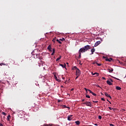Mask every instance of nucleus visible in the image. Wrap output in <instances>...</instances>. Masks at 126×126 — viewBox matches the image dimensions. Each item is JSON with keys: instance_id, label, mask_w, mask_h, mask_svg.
<instances>
[{"instance_id": "f257e3e1", "label": "nucleus", "mask_w": 126, "mask_h": 126, "mask_svg": "<svg viewBox=\"0 0 126 126\" xmlns=\"http://www.w3.org/2000/svg\"><path fill=\"white\" fill-rule=\"evenodd\" d=\"M90 45H86L84 46V47H82L80 48L79 50V54L82 53H85V52H87L88 50H90Z\"/></svg>"}, {"instance_id": "f03ea898", "label": "nucleus", "mask_w": 126, "mask_h": 126, "mask_svg": "<svg viewBox=\"0 0 126 126\" xmlns=\"http://www.w3.org/2000/svg\"><path fill=\"white\" fill-rule=\"evenodd\" d=\"M72 69L73 70L76 71V76H77V77H79L81 74V72H80V70H79V69H78L76 66L73 67Z\"/></svg>"}, {"instance_id": "7ed1b4c3", "label": "nucleus", "mask_w": 126, "mask_h": 126, "mask_svg": "<svg viewBox=\"0 0 126 126\" xmlns=\"http://www.w3.org/2000/svg\"><path fill=\"white\" fill-rule=\"evenodd\" d=\"M83 104H85L88 107H92V104H91V102H89V101H87V102H84Z\"/></svg>"}, {"instance_id": "20e7f679", "label": "nucleus", "mask_w": 126, "mask_h": 126, "mask_svg": "<svg viewBox=\"0 0 126 126\" xmlns=\"http://www.w3.org/2000/svg\"><path fill=\"white\" fill-rule=\"evenodd\" d=\"M22 114H23V117L24 118H25V120H28V118H29V115L24 114H25V112H22Z\"/></svg>"}, {"instance_id": "39448f33", "label": "nucleus", "mask_w": 126, "mask_h": 126, "mask_svg": "<svg viewBox=\"0 0 126 126\" xmlns=\"http://www.w3.org/2000/svg\"><path fill=\"white\" fill-rule=\"evenodd\" d=\"M100 44H101V41H96L94 45V47H97V46H99Z\"/></svg>"}, {"instance_id": "423d86ee", "label": "nucleus", "mask_w": 126, "mask_h": 126, "mask_svg": "<svg viewBox=\"0 0 126 126\" xmlns=\"http://www.w3.org/2000/svg\"><path fill=\"white\" fill-rule=\"evenodd\" d=\"M38 52V50H34V51H33L32 52V55L33 56H36V54H37V53Z\"/></svg>"}, {"instance_id": "0eeeda50", "label": "nucleus", "mask_w": 126, "mask_h": 126, "mask_svg": "<svg viewBox=\"0 0 126 126\" xmlns=\"http://www.w3.org/2000/svg\"><path fill=\"white\" fill-rule=\"evenodd\" d=\"M47 50H48L50 52H52V45H49L47 47Z\"/></svg>"}, {"instance_id": "6e6552de", "label": "nucleus", "mask_w": 126, "mask_h": 126, "mask_svg": "<svg viewBox=\"0 0 126 126\" xmlns=\"http://www.w3.org/2000/svg\"><path fill=\"white\" fill-rule=\"evenodd\" d=\"M72 115H69L67 117L68 121H71L72 120Z\"/></svg>"}, {"instance_id": "1a4fd4ad", "label": "nucleus", "mask_w": 126, "mask_h": 126, "mask_svg": "<svg viewBox=\"0 0 126 126\" xmlns=\"http://www.w3.org/2000/svg\"><path fill=\"white\" fill-rule=\"evenodd\" d=\"M54 77L56 81H58V82H61V80L58 79V77H57L56 75H54Z\"/></svg>"}, {"instance_id": "9d476101", "label": "nucleus", "mask_w": 126, "mask_h": 126, "mask_svg": "<svg viewBox=\"0 0 126 126\" xmlns=\"http://www.w3.org/2000/svg\"><path fill=\"white\" fill-rule=\"evenodd\" d=\"M106 62H112V61H113V59L112 58H106L105 59Z\"/></svg>"}, {"instance_id": "9b49d317", "label": "nucleus", "mask_w": 126, "mask_h": 126, "mask_svg": "<svg viewBox=\"0 0 126 126\" xmlns=\"http://www.w3.org/2000/svg\"><path fill=\"white\" fill-rule=\"evenodd\" d=\"M105 95L106 97H107L108 98H110V99H112V97H111V95H110L109 94H108L107 93H105Z\"/></svg>"}, {"instance_id": "f8f14e48", "label": "nucleus", "mask_w": 126, "mask_h": 126, "mask_svg": "<svg viewBox=\"0 0 126 126\" xmlns=\"http://www.w3.org/2000/svg\"><path fill=\"white\" fill-rule=\"evenodd\" d=\"M99 32L101 33V35H103V34L105 33V30L101 29L99 30Z\"/></svg>"}, {"instance_id": "ddd939ff", "label": "nucleus", "mask_w": 126, "mask_h": 126, "mask_svg": "<svg viewBox=\"0 0 126 126\" xmlns=\"http://www.w3.org/2000/svg\"><path fill=\"white\" fill-rule=\"evenodd\" d=\"M108 72L112 73V71H114V69L110 68L107 69Z\"/></svg>"}, {"instance_id": "4468645a", "label": "nucleus", "mask_w": 126, "mask_h": 126, "mask_svg": "<svg viewBox=\"0 0 126 126\" xmlns=\"http://www.w3.org/2000/svg\"><path fill=\"white\" fill-rule=\"evenodd\" d=\"M107 83L108 84V85H113V83H112V82H111V81L110 80H107L106 81Z\"/></svg>"}, {"instance_id": "2eb2a0df", "label": "nucleus", "mask_w": 126, "mask_h": 126, "mask_svg": "<svg viewBox=\"0 0 126 126\" xmlns=\"http://www.w3.org/2000/svg\"><path fill=\"white\" fill-rule=\"evenodd\" d=\"M92 75H95V76H99V73H97V72H95V73H93V72H92Z\"/></svg>"}, {"instance_id": "dca6fc26", "label": "nucleus", "mask_w": 126, "mask_h": 126, "mask_svg": "<svg viewBox=\"0 0 126 126\" xmlns=\"http://www.w3.org/2000/svg\"><path fill=\"white\" fill-rule=\"evenodd\" d=\"M91 51L92 52L91 55H93V54H94V52H95V48H92Z\"/></svg>"}, {"instance_id": "f3484780", "label": "nucleus", "mask_w": 126, "mask_h": 126, "mask_svg": "<svg viewBox=\"0 0 126 126\" xmlns=\"http://www.w3.org/2000/svg\"><path fill=\"white\" fill-rule=\"evenodd\" d=\"M55 53H56V50H55V48H53L51 55L54 56V55H55Z\"/></svg>"}, {"instance_id": "a211bd4d", "label": "nucleus", "mask_w": 126, "mask_h": 126, "mask_svg": "<svg viewBox=\"0 0 126 126\" xmlns=\"http://www.w3.org/2000/svg\"><path fill=\"white\" fill-rule=\"evenodd\" d=\"M60 66H62L63 67V68H65V63H64V64H60Z\"/></svg>"}, {"instance_id": "6ab92c4d", "label": "nucleus", "mask_w": 126, "mask_h": 126, "mask_svg": "<svg viewBox=\"0 0 126 126\" xmlns=\"http://www.w3.org/2000/svg\"><path fill=\"white\" fill-rule=\"evenodd\" d=\"M35 55L36 56V58H40V55L38 53H35Z\"/></svg>"}, {"instance_id": "aec40b11", "label": "nucleus", "mask_w": 126, "mask_h": 126, "mask_svg": "<svg viewBox=\"0 0 126 126\" xmlns=\"http://www.w3.org/2000/svg\"><path fill=\"white\" fill-rule=\"evenodd\" d=\"M62 59V56H60L58 58L56 59V62L60 61Z\"/></svg>"}, {"instance_id": "412c9836", "label": "nucleus", "mask_w": 126, "mask_h": 126, "mask_svg": "<svg viewBox=\"0 0 126 126\" xmlns=\"http://www.w3.org/2000/svg\"><path fill=\"white\" fill-rule=\"evenodd\" d=\"M116 88L117 90H121V89H122V88L120 87L119 86H117Z\"/></svg>"}, {"instance_id": "4be33fe9", "label": "nucleus", "mask_w": 126, "mask_h": 126, "mask_svg": "<svg viewBox=\"0 0 126 126\" xmlns=\"http://www.w3.org/2000/svg\"><path fill=\"white\" fill-rule=\"evenodd\" d=\"M9 119H10V115H9L7 117V121H9Z\"/></svg>"}, {"instance_id": "5701e85b", "label": "nucleus", "mask_w": 126, "mask_h": 126, "mask_svg": "<svg viewBox=\"0 0 126 126\" xmlns=\"http://www.w3.org/2000/svg\"><path fill=\"white\" fill-rule=\"evenodd\" d=\"M75 124H76V125H80V122H79V121H76L75 122Z\"/></svg>"}, {"instance_id": "b1692460", "label": "nucleus", "mask_w": 126, "mask_h": 126, "mask_svg": "<svg viewBox=\"0 0 126 126\" xmlns=\"http://www.w3.org/2000/svg\"><path fill=\"white\" fill-rule=\"evenodd\" d=\"M56 41L57 42H58L59 44H62V42H61V40L60 39H57Z\"/></svg>"}, {"instance_id": "393cba45", "label": "nucleus", "mask_w": 126, "mask_h": 126, "mask_svg": "<svg viewBox=\"0 0 126 126\" xmlns=\"http://www.w3.org/2000/svg\"><path fill=\"white\" fill-rule=\"evenodd\" d=\"M60 40L62 41V42H63L64 41V38H60Z\"/></svg>"}, {"instance_id": "a878e982", "label": "nucleus", "mask_w": 126, "mask_h": 126, "mask_svg": "<svg viewBox=\"0 0 126 126\" xmlns=\"http://www.w3.org/2000/svg\"><path fill=\"white\" fill-rule=\"evenodd\" d=\"M96 64H97V65H98V66H101V64L100 63H96Z\"/></svg>"}, {"instance_id": "bb28decb", "label": "nucleus", "mask_w": 126, "mask_h": 126, "mask_svg": "<svg viewBox=\"0 0 126 126\" xmlns=\"http://www.w3.org/2000/svg\"><path fill=\"white\" fill-rule=\"evenodd\" d=\"M63 108H68V109H69V107H67L66 105H63Z\"/></svg>"}, {"instance_id": "cd10ccee", "label": "nucleus", "mask_w": 126, "mask_h": 126, "mask_svg": "<svg viewBox=\"0 0 126 126\" xmlns=\"http://www.w3.org/2000/svg\"><path fill=\"white\" fill-rule=\"evenodd\" d=\"M53 42L54 43H55L56 42V38H54L53 40H52Z\"/></svg>"}, {"instance_id": "c85d7f7f", "label": "nucleus", "mask_w": 126, "mask_h": 126, "mask_svg": "<svg viewBox=\"0 0 126 126\" xmlns=\"http://www.w3.org/2000/svg\"><path fill=\"white\" fill-rule=\"evenodd\" d=\"M92 95H93L94 96H96L97 94H96L95 93H92Z\"/></svg>"}, {"instance_id": "c756f323", "label": "nucleus", "mask_w": 126, "mask_h": 126, "mask_svg": "<svg viewBox=\"0 0 126 126\" xmlns=\"http://www.w3.org/2000/svg\"><path fill=\"white\" fill-rule=\"evenodd\" d=\"M88 91H89L90 93H91V94H92V93H93L92 91H91V90H88Z\"/></svg>"}, {"instance_id": "7c9ffc66", "label": "nucleus", "mask_w": 126, "mask_h": 126, "mask_svg": "<svg viewBox=\"0 0 126 126\" xmlns=\"http://www.w3.org/2000/svg\"><path fill=\"white\" fill-rule=\"evenodd\" d=\"M2 114L3 115V116H6V114L5 112H2Z\"/></svg>"}, {"instance_id": "2f4dec72", "label": "nucleus", "mask_w": 126, "mask_h": 126, "mask_svg": "<svg viewBox=\"0 0 126 126\" xmlns=\"http://www.w3.org/2000/svg\"><path fill=\"white\" fill-rule=\"evenodd\" d=\"M98 119H99V120H101V119H102V116H98Z\"/></svg>"}, {"instance_id": "473e14b6", "label": "nucleus", "mask_w": 126, "mask_h": 126, "mask_svg": "<svg viewBox=\"0 0 126 126\" xmlns=\"http://www.w3.org/2000/svg\"><path fill=\"white\" fill-rule=\"evenodd\" d=\"M86 98H90V95H86Z\"/></svg>"}, {"instance_id": "72a5a7b5", "label": "nucleus", "mask_w": 126, "mask_h": 126, "mask_svg": "<svg viewBox=\"0 0 126 126\" xmlns=\"http://www.w3.org/2000/svg\"><path fill=\"white\" fill-rule=\"evenodd\" d=\"M96 87H99V88H101V87H100V86H99V85H96Z\"/></svg>"}, {"instance_id": "f704fd0d", "label": "nucleus", "mask_w": 126, "mask_h": 126, "mask_svg": "<svg viewBox=\"0 0 126 126\" xmlns=\"http://www.w3.org/2000/svg\"><path fill=\"white\" fill-rule=\"evenodd\" d=\"M93 103H98V101H93Z\"/></svg>"}, {"instance_id": "c9c22d12", "label": "nucleus", "mask_w": 126, "mask_h": 126, "mask_svg": "<svg viewBox=\"0 0 126 126\" xmlns=\"http://www.w3.org/2000/svg\"><path fill=\"white\" fill-rule=\"evenodd\" d=\"M79 58H81V53H79Z\"/></svg>"}, {"instance_id": "e433bc0d", "label": "nucleus", "mask_w": 126, "mask_h": 126, "mask_svg": "<svg viewBox=\"0 0 126 126\" xmlns=\"http://www.w3.org/2000/svg\"><path fill=\"white\" fill-rule=\"evenodd\" d=\"M40 62H41V63H42V64L43 65V64H44V62H43V61H42L41 60H40Z\"/></svg>"}, {"instance_id": "4c0bfd02", "label": "nucleus", "mask_w": 126, "mask_h": 126, "mask_svg": "<svg viewBox=\"0 0 126 126\" xmlns=\"http://www.w3.org/2000/svg\"><path fill=\"white\" fill-rule=\"evenodd\" d=\"M109 126H115V125H113V124H109Z\"/></svg>"}, {"instance_id": "58836bf2", "label": "nucleus", "mask_w": 126, "mask_h": 126, "mask_svg": "<svg viewBox=\"0 0 126 126\" xmlns=\"http://www.w3.org/2000/svg\"><path fill=\"white\" fill-rule=\"evenodd\" d=\"M101 99L102 100V101H105V99L104 98H101Z\"/></svg>"}, {"instance_id": "ea45409f", "label": "nucleus", "mask_w": 126, "mask_h": 126, "mask_svg": "<svg viewBox=\"0 0 126 126\" xmlns=\"http://www.w3.org/2000/svg\"><path fill=\"white\" fill-rule=\"evenodd\" d=\"M114 78L115 79H117V80H120V79L117 78H116V77H114Z\"/></svg>"}, {"instance_id": "a19ab883", "label": "nucleus", "mask_w": 126, "mask_h": 126, "mask_svg": "<svg viewBox=\"0 0 126 126\" xmlns=\"http://www.w3.org/2000/svg\"><path fill=\"white\" fill-rule=\"evenodd\" d=\"M85 90H86V92H87V91H88L89 90L86 88H85Z\"/></svg>"}, {"instance_id": "79ce46f5", "label": "nucleus", "mask_w": 126, "mask_h": 126, "mask_svg": "<svg viewBox=\"0 0 126 126\" xmlns=\"http://www.w3.org/2000/svg\"><path fill=\"white\" fill-rule=\"evenodd\" d=\"M108 108H109V110H113V108H111V107H109Z\"/></svg>"}, {"instance_id": "37998d69", "label": "nucleus", "mask_w": 126, "mask_h": 126, "mask_svg": "<svg viewBox=\"0 0 126 126\" xmlns=\"http://www.w3.org/2000/svg\"><path fill=\"white\" fill-rule=\"evenodd\" d=\"M79 64H81V65L82 64V63H81V61H79Z\"/></svg>"}, {"instance_id": "c03bdc74", "label": "nucleus", "mask_w": 126, "mask_h": 126, "mask_svg": "<svg viewBox=\"0 0 126 126\" xmlns=\"http://www.w3.org/2000/svg\"><path fill=\"white\" fill-rule=\"evenodd\" d=\"M109 80H110V81H111V82H113V80H112V79H110Z\"/></svg>"}, {"instance_id": "a18cd8bd", "label": "nucleus", "mask_w": 126, "mask_h": 126, "mask_svg": "<svg viewBox=\"0 0 126 126\" xmlns=\"http://www.w3.org/2000/svg\"><path fill=\"white\" fill-rule=\"evenodd\" d=\"M94 64H96V63H97L96 62H95V63H93Z\"/></svg>"}, {"instance_id": "49530a36", "label": "nucleus", "mask_w": 126, "mask_h": 126, "mask_svg": "<svg viewBox=\"0 0 126 126\" xmlns=\"http://www.w3.org/2000/svg\"><path fill=\"white\" fill-rule=\"evenodd\" d=\"M102 79H104V80H105V79H106V78L103 77H102Z\"/></svg>"}, {"instance_id": "de8ad7c7", "label": "nucleus", "mask_w": 126, "mask_h": 126, "mask_svg": "<svg viewBox=\"0 0 126 126\" xmlns=\"http://www.w3.org/2000/svg\"><path fill=\"white\" fill-rule=\"evenodd\" d=\"M74 90V89H71V91Z\"/></svg>"}, {"instance_id": "09e8293b", "label": "nucleus", "mask_w": 126, "mask_h": 126, "mask_svg": "<svg viewBox=\"0 0 126 126\" xmlns=\"http://www.w3.org/2000/svg\"><path fill=\"white\" fill-rule=\"evenodd\" d=\"M82 102H84L85 99H82Z\"/></svg>"}, {"instance_id": "8fccbe9b", "label": "nucleus", "mask_w": 126, "mask_h": 126, "mask_svg": "<svg viewBox=\"0 0 126 126\" xmlns=\"http://www.w3.org/2000/svg\"><path fill=\"white\" fill-rule=\"evenodd\" d=\"M77 77H76L75 79H77V78H78V77H77V76H76Z\"/></svg>"}, {"instance_id": "3c124183", "label": "nucleus", "mask_w": 126, "mask_h": 126, "mask_svg": "<svg viewBox=\"0 0 126 126\" xmlns=\"http://www.w3.org/2000/svg\"><path fill=\"white\" fill-rule=\"evenodd\" d=\"M94 126H98L97 124H94Z\"/></svg>"}, {"instance_id": "603ef678", "label": "nucleus", "mask_w": 126, "mask_h": 126, "mask_svg": "<svg viewBox=\"0 0 126 126\" xmlns=\"http://www.w3.org/2000/svg\"><path fill=\"white\" fill-rule=\"evenodd\" d=\"M66 63V64H68V63Z\"/></svg>"}, {"instance_id": "864d4df0", "label": "nucleus", "mask_w": 126, "mask_h": 126, "mask_svg": "<svg viewBox=\"0 0 126 126\" xmlns=\"http://www.w3.org/2000/svg\"><path fill=\"white\" fill-rule=\"evenodd\" d=\"M43 126H47V125H44Z\"/></svg>"}, {"instance_id": "5fc2aeb1", "label": "nucleus", "mask_w": 126, "mask_h": 126, "mask_svg": "<svg viewBox=\"0 0 126 126\" xmlns=\"http://www.w3.org/2000/svg\"><path fill=\"white\" fill-rule=\"evenodd\" d=\"M124 111H125V109H124Z\"/></svg>"}]
</instances>
